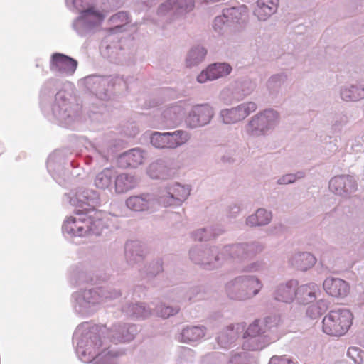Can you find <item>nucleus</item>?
Listing matches in <instances>:
<instances>
[{
  "label": "nucleus",
  "mask_w": 364,
  "mask_h": 364,
  "mask_svg": "<svg viewBox=\"0 0 364 364\" xmlns=\"http://www.w3.org/2000/svg\"><path fill=\"white\" fill-rule=\"evenodd\" d=\"M279 0H258L255 14L259 20L264 21L277 9Z\"/></svg>",
  "instance_id": "obj_12"
},
{
  "label": "nucleus",
  "mask_w": 364,
  "mask_h": 364,
  "mask_svg": "<svg viewBox=\"0 0 364 364\" xmlns=\"http://www.w3.org/2000/svg\"><path fill=\"white\" fill-rule=\"evenodd\" d=\"M205 336L203 327H187L182 331L181 341L183 342H195L201 339Z\"/></svg>",
  "instance_id": "obj_18"
},
{
  "label": "nucleus",
  "mask_w": 364,
  "mask_h": 364,
  "mask_svg": "<svg viewBox=\"0 0 364 364\" xmlns=\"http://www.w3.org/2000/svg\"><path fill=\"white\" fill-rule=\"evenodd\" d=\"M225 18V16H218L215 18L214 28L215 30H217L218 28L221 29V28L220 27V25L224 24Z\"/></svg>",
  "instance_id": "obj_35"
},
{
  "label": "nucleus",
  "mask_w": 364,
  "mask_h": 364,
  "mask_svg": "<svg viewBox=\"0 0 364 364\" xmlns=\"http://www.w3.org/2000/svg\"><path fill=\"white\" fill-rule=\"evenodd\" d=\"M230 15L234 16L237 19V22L239 23H245L247 20V11L246 6H242L238 9L233 8L231 9Z\"/></svg>",
  "instance_id": "obj_29"
},
{
  "label": "nucleus",
  "mask_w": 364,
  "mask_h": 364,
  "mask_svg": "<svg viewBox=\"0 0 364 364\" xmlns=\"http://www.w3.org/2000/svg\"><path fill=\"white\" fill-rule=\"evenodd\" d=\"M243 250V248L241 246H236L232 247V251L235 253H240Z\"/></svg>",
  "instance_id": "obj_36"
},
{
  "label": "nucleus",
  "mask_w": 364,
  "mask_h": 364,
  "mask_svg": "<svg viewBox=\"0 0 364 364\" xmlns=\"http://www.w3.org/2000/svg\"><path fill=\"white\" fill-rule=\"evenodd\" d=\"M126 204L129 208L134 211H144L151 206V200L149 195L135 196L129 197Z\"/></svg>",
  "instance_id": "obj_13"
},
{
  "label": "nucleus",
  "mask_w": 364,
  "mask_h": 364,
  "mask_svg": "<svg viewBox=\"0 0 364 364\" xmlns=\"http://www.w3.org/2000/svg\"><path fill=\"white\" fill-rule=\"evenodd\" d=\"M77 61L62 53H54L51 56L50 68L53 72L65 75H72L77 69Z\"/></svg>",
  "instance_id": "obj_5"
},
{
  "label": "nucleus",
  "mask_w": 364,
  "mask_h": 364,
  "mask_svg": "<svg viewBox=\"0 0 364 364\" xmlns=\"http://www.w3.org/2000/svg\"><path fill=\"white\" fill-rule=\"evenodd\" d=\"M271 213L264 209H259L255 215L247 219V224L250 226L264 225L270 221Z\"/></svg>",
  "instance_id": "obj_20"
},
{
  "label": "nucleus",
  "mask_w": 364,
  "mask_h": 364,
  "mask_svg": "<svg viewBox=\"0 0 364 364\" xmlns=\"http://www.w3.org/2000/svg\"><path fill=\"white\" fill-rule=\"evenodd\" d=\"M256 109V104L250 102L240 105L236 108L223 111L222 117L225 123H232L246 117Z\"/></svg>",
  "instance_id": "obj_7"
},
{
  "label": "nucleus",
  "mask_w": 364,
  "mask_h": 364,
  "mask_svg": "<svg viewBox=\"0 0 364 364\" xmlns=\"http://www.w3.org/2000/svg\"><path fill=\"white\" fill-rule=\"evenodd\" d=\"M168 149H176L186 144L190 136L186 132L177 130L173 132H166Z\"/></svg>",
  "instance_id": "obj_14"
},
{
  "label": "nucleus",
  "mask_w": 364,
  "mask_h": 364,
  "mask_svg": "<svg viewBox=\"0 0 364 364\" xmlns=\"http://www.w3.org/2000/svg\"><path fill=\"white\" fill-rule=\"evenodd\" d=\"M297 177L294 174H287L278 180L279 184H289L294 183L296 180Z\"/></svg>",
  "instance_id": "obj_34"
},
{
  "label": "nucleus",
  "mask_w": 364,
  "mask_h": 364,
  "mask_svg": "<svg viewBox=\"0 0 364 364\" xmlns=\"http://www.w3.org/2000/svg\"><path fill=\"white\" fill-rule=\"evenodd\" d=\"M269 364H294L292 361L284 356H273Z\"/></svg>",
  "instance_id": "obj_32"
},
{
  "label": "nucleus",
  "mask_w": 364,
  "mask_h": 364,
  "mask_svg": "<svg viewBox=\"0 0 364 364\" xmlns=\"http://www.w3.org/2000/svg\"><path fill=\"white\" fill-rule=\"evenodd\" d=\"M121 160L129 167L135 168L141 164L144 160V154L142 151L134 149L124 153Z\"/></svg>",
  "instance_id": "obj_16"
},
{
  "label": "nucleus",
  "mask_w": 364,
  "mask_h": 364,
  "mask_svg": "<svg viewBox=\"0 0 364 364\" xmlns=\"http://www.w3.org/2000/svg\"><path fill=\"white\" fill-rule=\"evenodd\" d=\"M259 327L257 321L254 322L252 324L250 325L247 328L245 333V338L251 337L252 338L256 337L259 334Z\"/></svg>",
  "instance_id": "obj_31"
},
{
  "label": "nucleus",
  "mask_w": 364,
  "mask_h": 364,
  "mask_svg": "<svg viewBox=\"0 0 364 364\" xmlns=\"http://www.w3.org/2000/svg\"><path fill=\"white\" fill-rule=\"evenodd\" d=\"M110 22L114 25V28H121L124 25L129 23V16L127 13L122 11L113 15L110 19Z\"/></svg>",
  "instance_id": "obj_27"
},
{
  "label": "nucleus",
  "mask_w": 364,
  "mask_h": 364,
  "mask_svg": "<svg viewBox=\"0 0 364 364\" xmlns=\"http://www.w3.org/2000/svg\"><path fill=\"white\" fill-rule=\"evenodd\" d=\"M206 55V50L202 47H197L192 49L186 60L187 65L191 67L200 63Z\"/></svg>",
  "instance_id": "obj_23"
},
{
  "label": "nucleus",
  "mask_w": 364,
  "mask_h": 364,
  "mask_svg": "<svg viewBox=\"0 0 364 364\" xmlns=\"http://www.w3.org/2000/svg\"><path fill=\"white\" fill-rule=\"evenodd\" d=\"M102 225L100 220H94L87 214H79L77 217L68 218L64 225V230L74 236H85L90 232L99 233V228Z\"/></svg>",
  "instance_id": "obj_3"
},
{
  "label": "nucleus",
  "mask_w": 364,
  "mask_h": 364,
  "mask_svg": "<svg viewBox=\"0 0 364 364\" xmlns=\"http://www.w3.org/2000/svg\"><path fill=\"white\" fill-rule=\"evenodd\" d=\"M80 16L85 22L91 25L100 23L105 18V15L94 7L82 11Z\"/></svg>",
  "instance_id": "obj_22"
},
{
  "label": "nucleus",
  "mask_w": 364,
  "mask_h": 364,
  "mask_svg": "<svg viewBox=\"0 0 364 364\" xmlns=\"http://www.w3.org/2000/svg\"><path fill=\"white\" fill-rule=\"evenodd\" d=\"M344 185V180L341 177L333 178L329 182V187L331 191L338 193L343 189Z\"/></svg>",
  "instance_id": "obj_30"
},
{
  "label": "nucleus",
  "mask_w": 364,
  "mask_h": 364,
  "mask_svg": "<svg viewBox=\"0 0 364 364\" xmlns=\"http://www.w3.org/2000/svg\"><path fill=\"white\" fill-rule=\"evenodd\" d=\"M353 319V315L348 309L331 310L323 318V331L332 336H341L348 332Z\"/></svg>",
  "instance_id": "obj_1"
},
{
  "label": "nucleus",
  "mask_w": 364,
  "mask_h": 364,
  "mask_svg": "<svg viewBox=\"0 0 364 364\" xmlns=\"http://www.w3.org/2000/svg\"><path fill=\"white\" fill-rule=\"evenodd\" d=\"M278 118L277 112L266 110L250 121L248 124V132L252 135L263 134L276 124Z\"/></svg>",
  "instance_id": "obj_4"
},
{
  "label": "nucleus",
  "mask_w": 364,
  "mask_h": 364,
  "mask_svg": "<svg viewBox=\"0 0 364 364\" xmlns=\"http://www.w3.org/2000/svg\"><path fill=\"white\" fill-rule=\"evenodd\" d=\"M297 282L292 280L280 285L276 291L275 299L286 303L292 301L297 293Z\"/></svg>",
  "instance_id": "obj_11"
},
{
  "label": "nucleus",
  "mask_w": 364,
  "mask_h": 364,
  "mask_svg": "<svg viewBox=\"0 0 364 364\" xmlns=\"http://www.w3.org/2000/svg\"><path fill=\"white\" fill-rule=\"evenodd\" d=\"M151 143L156 148L168 149L166 132H156L151 136Z\"/></svg>",
  "instance_id": "obj_26"
},
{
  "label": "nucleus",
  "mask_w": 364,
  "mask_h": 364,
  "mask_svg": "<svg viewBox=\"0 0 364 364\" xmlns=\"http://www.w3.org/2000/svg\"><path fill=\"white\" fill-rule=\"evenodd\" d=\"M135 185L134 178L125 173L119 175L115 180V189L119 193L128 191L134 188Z\"/></svg>",
  "instance_id": "obj_19"
},
{
  "label": "nucleus",
  "mask_w": 364,
  "mask_h": 364,
  "mask_svg": "<svg viewBox=\"0 0 364 364\" xmlns=\"http://www.w3.org/2000/svg\"><path fill=\"white\" fill-rule=\"evenodd\" d=\"M231 70L232 68L227 63H215L210 65L206 70L201 72L197 80L200 83L213 80L228 75Z\"/></svg>",
  "instance_id": "obj_9"
},
{
  "label": "nucleus",
  "mask_w": 364,
  "mask_h": 364,
  "mask_svg": "<svg viewBox=\"0 0 364 364\" xmlns=\"http://www.w3.org/2000/svg\"><path fill=\"white\" fill-rule=\"evenodd\" d=\"M193 6V0H168L160 6L159 11L164 13L174 11L178 14H183L191 11Z\"/></svg>",
  "instance_id": "obj_10"
},
{
  "label": "nucleus",
  "mask_w": 364,
  "mask_h": 364,
  "mask_svg": "<svg viewBox=\"0 0 364 364\" xmlns=\"http://www.w3.org/2000/svg\"><path fill=\"white\" fill-rule=\"evenodd\" d=\"M317 287L315 284H308L300 287L297 289V294L303 304H309L316 299Z\"/></svg>",
  "instance_id": "obj_21"
},
{
  "label": "nucleus",
  "mask_w": 364,
  "mask_h": 364,
  "mask_svg": "<svg viewBox=\"0 0 364 364\" xmlns=\"http://www.w3.org/2000/svg\"><path fill=\"white\" fill-rule=\"evenodd\" d=\"M262 284L254 277H238L227 285V291L232 299L245 300L256 295Z\"/></svg>",
  "instance_id": "obj_2"
},
{
  "label": "nucleus",
  "mask_w": 364,
  "mask_h": 364,
  "mask_svg": "<svg viewBox=\"0 0 364 364\" xmlns=\"http://www.w3.org/2000/svg\"><path fill=\"white\" fill-rule=\"evenodd\" d=\"M358 92L359 89L353 86L349 89H343L341 91V97L346 101H357L360 98L359 95H358Z\"/></svg>",
  "instance_id": "obj_28"
},
{
  "label": "nucleus",
  "mask_w": 364,
  "mask_h": 364,
  "mask_svg": "<svg viewBox=\"0 0 364 364\" xmlns=\"http://www.w3.org/2000/svg\"><path fill=\"white\" fill-rule=\"evenodd\" d=\"M213 115L212 108L208 105H198L193 107L186 119L189 127L195 128L208 124Z\"/></svg>",
  "instance_id": "obj_6"
},
{
  "label": "nucleus",
  "mask_w": 364,
  "mask_h": 364,
  "mask_svg": "<svg viewBox=\"0 0 364 364\" xmlns=\"http://www.w3.org/2000/svg\"><path fill=\"white\" fill-rule=\"evenodd\" d=\"M316 263L315 257L310 253H302L295 256L292 261V264L298 269L306 271L311 268Z\"/></svg>",
  "instance_id": "obj_17"
},
{
  "label": "nucleus",
  "mask_w": 364,
  "mask_h": 364,
  "mask_svg": "<svg viewBox=\"0 0 364 364\" xmlns=\"http://www.w3.org/2000/svg\"><path fill=\"white\" fill-rule=\"evenodd\" d=\"M162 203L164 204V205H172V204H173V203H172V202H170V203H168V202H167V203H166V202L165 201V200H162Z\"/></svg>",
  "instance_id": "obj_37"
},
{
  "label": "nucleus",
  "mask_w": 364,
  "mask_h": 364,
  "mask_svg": "<svg viewBox=\"0 0 364 364\" xmlns=\"http://www.w3.org/2000/svg\"><path fill=\"white\" fill-rule=\"evenodd\" d=\"M326 292L334 297L343 298L350 291V286L345 280L339 278H327L323 282Z\"/></svg>",
  "instance_id": "obj_8"
},
{
  "label": "nucleus",
  "mask_w": 364,
  "mask_h": 364,
  "mask_svg": "<svg viewBox=\"0 0 364 364\" xmlns=\"http://www.w3.org/2000/svg\"><path fill=\"white\" fill-rule=\"evenodd\" d=\"M171 191V192L168 193L167 197L172 200L181 202L184 200L188 195V190L184 186L179 184L174 186Z\"/></svg>",
  "instance_id": "obj_24"
},
{
  "label": "nucleus",
  "mask_w": 364,
  "mask_h": 364,
  "mask_svg": "<svg viewBox=\"0 0 364 364\" xmlns=\"http://www.w3.org/2000/svg\"><path fill=\"white\" fill-rule=\"evenodd\" d=\"M166 168L161 162L155 161L149 166L148 173L152 178H164Z\"/></svg>",
  "instance_id": "obj_25"
},
{
  "label": "nucleus",
  "mask_w": 364,
  "mask_h": 364,
  "mask_svg": "<svg viewBox=\"0 0 364 364\" xmlns=\"http://www.w3.org/2000/svg\"><path fill=\"white\" fill-rule=\"evenodd\" d=\"M177 311V310L169 306H161L159 310V314L161 317L167 318L175 314Z\"/></svg>",
  "instance_id": "obj_33"
},
{
  "label": "nucleus",
  "mask_w": 364,
  "mask_h": 364,
  "mask_svg": "<svg viewBox=\"0 0 364 364\" xmlns=\"http://www.w3.org/2000/svg\"><path fill=\"white\" fill-rule=\"evenodd\" d=\"M115 176L116 171L114 168H105L96 176L95 185L99 188L105 189L110 186Z\"/></svg>",
  "instance_id": "obj_15"
}]
</instances>
